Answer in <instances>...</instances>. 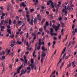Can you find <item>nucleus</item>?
<instances>
[{"instance_id": "1", "label": "nucleus", "mask_w": 77, "mask_h": 77, "mask_svg": "<svg viewBox=\"0 0 77 77\" xmlns=\"http://www.w3.org/2000/svg\"><path fill=\"white\" fill-rule=\"evenodd\" d=\"M60 26V24H58L57 26H56L54 24L52 25V27L55 29L56 32H57V30H59V28Z\"/></svg>"}, {"instance_id": "2", "label": "nucleus", "mask_w": 77, "mask_h": 77, "mask_svg": "<svg viewBox=\"0 0 77 77\" xmlns=\"http://www.w3.org/2000/svg\"><path fill=\"white\" fill-rule=\"evenodd\" d=\"M23 67V65H21V66L19 67V68L17 71V73H15L14 72H13L12 74H14V76L15 77L17 74V73H20V70H21V68Z\"/></svg>"}, {"instance_id": "3", "label": "nucleus", "mask_w": 77, "mask_h": 77, "mask_svg": "<svg viewBox=\"0 0 77 77\" xmlns=\"http://www.w3.org/2000/svg\"><path fill=\"white\" fill-rule=\"evenodd\" d=\"M42 59L41 60V62L42 63L43 61L44 60V57H45L46 54H45V53L44 52H42Z\"/></svg>"}, {"instance_id": "4", "label": "nucleus", "mask_w": 77, "mask_h": 77, "mask_svg": "<svg viewBox=\"0 0 77 77\" xmlns=\"http://www.w3.org/2000/svg\"><path fill=\"white\" fill-rule=\"evenodd\" d=\"M50 3H51V6L53 8H54V6L53 5L54 3L53 2H52V1H49L47 3V5H49Z\"/></svg>"}, {"instance_id": "5", "label": "nucleus", "mask_w": 77, "mask_h": 77, "mask_svg": "<svg viewBox=\"0 0 77 77\" xmlns=\"http://www.w3.org/2000/svg\"><path fill=\"white\" fill-rule=\"evenodd\" d=\"M66 54V53H65V54H64V55H63V57L60 60L59 62L57 64V65H59V64L60 63V62H61V61L62 60H62H63V59H64V58H65V57Z\"/></svg>"}, {"instance_id": "6", "label": "nucleus", "mask_w": 77, "mask_h": 77, "mask_svg": "<svg viewBox=\"0 0 77 77\" xmlns=\"http://www.w3.org/2000/svg\"><path fill=\"white\" fill-rule=\"evenodd\" d=\"M75 41H73V42L72 41H71L69 44L68 47H69V46H70V45H71L72 44L73 45H74V44H75Z\"/></svg>"}, {"instance_id": "7", "label": "nucleus", "mask_w": 77, "mask_h": 77, "mask_svg": "<svg viewBox=\"0 0 77 77\" xmlns=\"http://www.w3.org/2000/svg\"><path fill=\"white\" fill-rule=\"evenodd\" d=\"M37 19H38V20H39V21H41V17L40 14H38L37 15Z\"/></svg>"}, {"instance_id": "8", "label": "nucleus", "mask_w": 77, "mask_h": 77, "mask_svg": "<svg viewBox=\"0 0 77 77\" xmlns=\"http://www.w3.org/2000/svg\"><path fill=\"white\" fill-rule=\"evenodd\" d=\"M51 31H50V34L51 35V36H53L54 35V34L53 33V29L52 28H51L50 29Z\"/></svg>"}, {"instance_id": "9", "label": "nucleus", "mask_w": 77, "mask_h": 77, "mask_svg": "<svg viewBox=\"0 0 77 77\" xmlns=\"http://www.w3.org/2000/svg\"><path fill=\"white\" fill-rule=\"evenodd\" d=\"M68 9L69 11V12H71V11H73V8L71 7L68 6Z\"/></svg>"}, {"instance_id": "10", "label": "nucleus", "mask_w": 77, "mask_h": 77, "mask_svg": "<svg viewBox=\"0 0 77 77\" xmlns=\"http://www.w3.org/2000/svg\"><path fill=\"white\" fill-rule=\"evenodd\" d=\"M26 71H27V70H26V71H24V70L22 69V72L21 73V74H20V76H21V75H23V74H25V73H26Z\"/></svg>"}, {"instance_id": "11", "label": "nucleus", "mask_w": 77, "mask_h": 77, "mask_svg": "<svg viewBox=\"0 0 77 77\" xmlns=\"http://www.w3.org/2000/svg\"><path fill=\"white\" fill-rule=\"evenodd\" d=\"M26 2H23L21 4L20 6H22L23 7H26Z\"/></svg>"}, {"instance_id": "12", "label": "nucleus", "mask_w": 77, "mask_h": 77, "mask_svg": "<svg viewBox=\"0 0 77 77\" xmlns=\"http://www.w3.org/2000/svg\"><path fill=\"white\" fill-rule=\"evenodd\" d=\"M72 2H73V0H70V5L71 6H72V7H74V5H72Z\"/></svg>"}, {"instance_id": "13", "label": "nucleus", "mask_w": 77, "mask_h": 77, "mask_svg": "<svg viewBox=\"0 0 77 77\" xmlns=\"http://www.w3.org/2000/svg\"><path fill=\"white\" fill-rule=\"evenodd\" d=\"M7 32L9 34H11V30L10 29H7Z\"/></svg>"}, {"instance_id": "14", "label": "nucleus", "mask_w": 77, "mask_h": 77, "mask_svg": "<svg viewBox=\"0 0 77 77\" xmlns=\"http://www.w3.org/2000/svg\"><path fill=\"white\" fill-rule=\"evenodd\" d=\"M31 64H30V66H32V65H33L34 64V62H33V59H31Z\"/></svg>"}, {"instance_id": "15", "label": "nucleus", "mask_w": 77, "mask_h": 77, "mask_svg": "<svg viewBox=\"0 0 77 77\" xmlns=\"http://www.w3.org/2000/svg\"><path fill=\"white\" fill-rule=\"evenodd\" d=\"M26 17L27 18L28 21H30V16L29 15H26Z\"/></svg>"}, {"instance_id": "16", "label": "nucleus", "mask_w": 77, "mask_h": 77, "mask_svg": "<svg viewBox=\"0 0 77 77\" xmlns=\"http://www.w3.org/2000/svg\"><path fill=\"white\" fill-rule=\"evenodd\" d=\"M42 50H43V51H45V50L47 51V48L45 49V48H44V46L42 47Z\"/></svg>"}, {"instance_id": "17", "label": "nucleus", "mask_w": 77, "mask_h": 77, "mask_svg": "<svg viewBox=\"0 0 77 77\" xmlns=\"http://www.w3.org/2000/svg\"><path fill=\"white\" fill-rule=\"evenodd\" d=\"M31 21V22H29V23L30 24V25H32L33 24V19H32Z\"/></svg>"}, {"instance_id": "18", "label": "nucleus", "mask_w": 77, "mask_h": 77, "mask_svg": "<svg viewBox=\"0 0 77 77\" xmlns=\"http://www.w3.org/2000/svg\"><path fill=\"white\" fill-rule=\"evenodd\" d=\"M38 60H40V58L41 57V54H40V52H38Z\"/></svg>"}, {"instance_id": "19", "label": "nucleus", "mask_w": 77, "mask_h": 77, "mask_svg": "<svg viewBox=\"0 0 77 77\" xmlns=\"http://www.w3.org/2000/svg\"><path fill=\"white\" fill-rule=\"evenodd\" d=\"M65 50H66V48H65L63 50L61 54V56L63 54V53H65Z\"/></svg>"}, {"instance_id": "20", "label": "nucleus", "mask_w": 77, "mask_h": 77, "mask_svg": "<svg viewBox=\"0 0 77 77\" xmlns=\"http://www.w3.org/2000/svg\"><path fill=\"white\" fill-rule=\"evenodd\" d=\"M29 47H30V45H28V46L26 48V49L27 51H28V50H29V51H30V50H32V48H29Z\"/></svg>"}, {"instance_id": "21", "label": "nucleus", "mask_w": 77, "mask_h": 77, "mask_svg": "<svg viewBox=\"0 0 77 77\" xmlns=\"http://www.w3.org/2000/svg\"><path fill=\"white\" fill-rule=\"evenodd\" d=\"M5 59V56H2L0 57V59L1 60H4Z\"/></svg>"}, {"instance_id": "22", "label": "nucleus", "mask_w": 77, "mask_h": 77, "mask_svg": "<svg viewBox=\"0 0 77 77\" xmlns=\"http://www.w3.org/2000/svg\"><path fill=\"white\" fill-rule=\"evenodd\" d=\"M55 72H56V71L54 70V71H53L52 73V74L51 75L50 77H51V76H53V75H54V74H55Z\"/></svg>"}, {"instance_id": "23", "label": "nucleus", "mask_w": 77, "mask_h": 77, "mask_svg": "<svg viewBox=\"0 0 77 77\" xmlns=\"http://www.w3.org/2000/svg\"><path fill=\"white\" fill-rule=\"evenodd\" d=\"M14 51L11 52L10 54V55L11 57H13L14 56Z\"/></svg>"}, {"instance_id": "24", "label": "nucleus", "mask_w": 77, "mask_h": 77, "mask_svg": "<svg viewBox=\"0 0 77 77\" xmlns=\"http://www.w3.org/2000/svg\"><path fill=\"white\" fill-rule=\"evenodd\" d=\"M63 12H65V15H66V14H67V11L65 10V9H63Z\"/></svg>"}, {"instance_id": "25", "label": "nucleus", "mask_w": 77, "mask_h": 77, "mask_svg": "<svg viewBox=\"0 0 77 77\" xmlns=\"http://www.w3.org/2000/svg\"><path fill=\"white\" fill-rule=\"evenodd\" d=\"M36 31H35L34 33H32V36H36Z\"/></svg>"}, {"instance_id": "26", "label": "nucleus", "mask_w": 77, "mask_h": 77, "mask_svg": "<svg viewBox=\"0 0 77 77\" xmlns=\"http://www.w3.org/2000/svg\"><path fill=\"white\" fill-rule=\"evenodd\" d=\"M37 20L36 19V18H35L34 19V23L35 24H36V23H37Z\"/></svg>"}, {"instance_id": "27", "label": "nucleus", "mask_w": 77, "mask_h": 77, "mask_svg": "<svg viewBox=\"0 0 77 77\" xmlns=\"http://www.w3.org/2000/svg\"><path fill=\"white\" fill-rule=\"evenodd\" d=\"M17 44H22V42L19 41H17Z\"/></svg>"}, {"instance_id": "28", "label": "nucleus", "mask_w": 77, "mask_h": 77, "mask_svg": "<svg viewBox=\"0 0 77 77\" xmlns=\"http://www.w3.org/2000/svg\"><path fill=\"white\" fill-rule=\"evenodd\" d=\"M35 51H34V52L33 53V56L34 57H36V55H35Z\"/></svg>"}, {"instance_id": "29", "label": "nucleus", "mask_w": 77, "mask_h": 77, "mask_svg": "<svg viewBox=\"0 0 77 77\" xmlns=\"http://www.w3.org/2000/svg\"><path fill=\"white\" fill-rule=\"evenodd\" d=\"M8 23L10 25H11V24H12V21H11V19H9Z\"/></svg>"}, {"instance_id": "30", "label": "nucleus", "mask_w": 77, "mask_h": 77, "mask_svg": "<svg viewBox=\"0 0 77 77\" xmlns=\"http://www.w3.org/2000/svg\"><path fill=\"white\" fill-rule=\"evenodd\" d=\"M63 65H64V63H62L61 65L60 69H61V68H62V67L63 66Z\"/></svg>"}, {"instance_id": "31", "label": "nucleus", "mask_w": 77, "mask_h": 77, "mask_svg": "<svg viewBox=\"0 0 77 77\" xmlns=\"http://www.w3.org/2000/svg\"><path fill=\"white\" fill-rule=\"evenodd\" d=\"M56 51H57V50H55L54 53L52 54V56L53 57H54V55L55 54H56Z\"/></svg>"}, {"instance_id": "32", "label": "nucleus", "mask_w": 77, "mask_h": 77, "mask_svg": "<svg viewBox=\"0 0 77 77\" xmlns=\"http://www.w3.org/2000/svg\"><path fill=\"white\" fill-rule=\"evenodd\" d=\"M75 61H74L72 62V66H75Z\"/></svg>"}, {"instance_id": "33", "label": "nucleus", "mask_w": 77, "mask_h": 77, "mask_svg": "<svg viewBox=\"0 0 77 77\" xmlns=\"http://www.w3.org/2000/svg\"><path fill=\"white\" fill-rule=\"evenodd\" d=\"M56 44V42L55 41H54L53 42V47H54V46Z\"/></svg>"}, {"instance_id": "34", "label": "nucleus", "mask_w": 77, "mask_h": 77, "mask_svg": "<svg viewBox=\"0 0 77 77\" xmlns=\"http://www.w3.org/2000/svg\"><path fill=\"white\" fill-rule=\"evenodd\" d=\"M11 2L12 5H15V2L14 1V0H11Z\"/></svg>"}, {"instance_id": "35", "label": "nucleus", "mask_w": 77, "mask_h": 77, "mask_svg": "<svg viewBox=\"0 0 77 77\" xmlns=\"http://www.w3.org/2000/svg\"><path fill=\"white\" fill-rule=\"evenodd\" d=\"M49 25V24L48 23V21H46V23H45V25L48 26Z\"/></svg>"}, {"instance_id": "36", "label": "nucleus", "mask_w": 77, "mask_h": 77, "mask_svg": "<svg viewBox=\"0 0 77 77\" xmlns=\"http://www.w3.org/2000/svg\"><path fill=\"white\" fill-rule=\"evenodd\" d=\"M62 20V18L61 16L58 19V20L59 21H61Z\"/></svg>"}, {"instance_id": "37", "label": "nucleus", "mask_w": 77, "mask_h": 77, "mask_svg": "<svg viewBox=\"0 0 77 77\" xmlns=\"http://www.w3.org/2000/svg\"><path fill=\"white\" fill-rule=\"evenodd\" d=\"M68 37V35H67L66 36V38H65L63 40V42H65V41H66V39H67V37Z\"/></svg>"}, {"instance_id": "38", "label": "nucleus", "mask_w": 77, "mask_h": 77, "mask_svg": "<svg viewBox=\"0 0 77 77\" xmlns=\"http://www.w3.org/2000/svg\"><path fill=\"white\" fill-rule=\"evenodd\" d=\"M1 66H4V64L3 63H2L0 65Z\"/></svg>"}, {"instance_id": "39", "label": "nucleus", "mask_w": 77, "mask_h": 77, "mask_svg": "<svg viewBox=\"0 0 77 77\" xmlns=\"http://www.w3.org/2000/svg\"><path fill=\"white\" fill-rule=\"evenodd\" d=\"M61 34L62 35H63V29H62L61 31Z\"/></svg>"}, {"instance_id": "40", "label": "nucleus", "mask_w": 77, "mask_h": 77, "mask_svg": "<svg viewBox=\"0 0 77 77\" xmlns=\"http://www.w3.org/2000/svg\"><path fill=\"white\" fill-rule=\"evenodd\" d=\"M0 9H1V10L2 11H3L4 10V8H3V7L2 6L0 7Z\"/></svg>"}, {"instance_id": "41", "label": "nucleus", "mask_w": 77, "mask_h": 77, "mask_svg": "<svg viewBox=\"0 0 77 77\" xmlns=\"http://www.w3.org/2000/svg\"><path fill=\"white\" fill-rule=\"evenodd\" d=\"M75 27V25H74L73 24L72 26V29H73V30H74V27Z\"/></svg>"}, {"instance_id": "42", "label": "nucleus", "mask_w": 77, "mask_h": 77, "mask_svg": "<svg viewBox=\"0 0 77 77\" xmlns=\"http://www.w3.org/2000/svg\"><path fill=\"white\" fill-rule=\"evenodd\" d=\"M41 48V46H38V47H37V50H39Z\"/></svg>"}, {"instance_id": "43", "label": "nucleus", "mask_w": 77, "mask_h": 77, "mask_svg": "<svg viewBox=\"0 0 77 77\" xmlns=\"http://www.w3.org/2000/svg\"><path fill=\"white\" fill-rule=\"evenodd\" d=\"M48 45L49 47H50L51 45V43L50 42H49L48 43Z\"/></svg>"}, {"instance_id": "44", "label": "nucleus", "mask_w": 77, "mask_h": 77, "mask_svg": "<svg viewBox=\"0 0 77 77\" xmlns=\"http://www.w3.org/2000/svg\"><path fill=\"white\" fill-rule=\"evenodd\" d=\"M71 66V63H69V65H68V67H70V66Z\"/></svg>"}, {"instance_id": "45", "label": "nucleus", "mask_w": 77, "mask_h": 77, "mask_svg": "<svg viewBox=\"0 0 77 77\" xmlns=\"http://www.w3.org/2000/svg\"><path fill=\"white\" fill-rule=\"evenodd\" d=\"M27 70H30L31 69V68L30 67H27Z\"/></svg>"}, {"instance_id": "46", "label": "nucleus", "mask_w": 77, "mask_h": 77, "mask_svg": "<svg viewBox=\"0 0 77 77\" xmlns=\"http://www.w3.org/2000/svg\"><path fill=\"white\" fill-rule=\"evenodd\" d=\"M8 23V20H5V24H7Z\"/></svg>"}, {"instance_id": "47", "label": "nucleus", "mask_w": 77, "mask_h": 77, "mask_svg": "<svg viewBox=\"0 0 77 77\" xmlns=\"http://www.w3.org/2000/svg\"><path fill=\"white\" fill-rule=\"evenodd\" d=\"M41 33L40 32H38L37 33V35H41Z\"/></svg>"}, {"instance_id": "48", "label": "nucleus", "mask_w": 77, "mask_h": 77, "mask_svg": "<svg viewBox=\"0 0 77 77\" xmlns=\"http://www.w3.org/2000/svg\"><path fill=\"white\" fill-rule=\"evenodd\" d=\"M72 33L73 34V35L74 36V35H75V31H73L72 32Z\"/></svg>"}, {"instance_id": "49", "label": "nucleus", "mask_w": 77, "mask_h": 77, "mask_svg": "<svg viewBox=\"0 0 77 77\" xmlns=\"http://www.w3.org/2000/svg\"><path fill=\"white\" fill-rule=\"evenodd\" d=\"M35 11V10L34 9H31L30 10V12H33V11Z\"/></svg>"}, {"instance_id": "50", "label": "nucleus", "mask_w": 77, "mask_h": 77, "mask_svg": "<svg viewBox=\"0 0 77 77\" xmlns=\"http://www.w3.org/2000/svg\"><path fill=\"white\" fill-rule=\"evenodd\" d=\"M12 64H11L10 65V66H9V67L10 68H11L12 69Z\"/></svg>"}, {"instance_id": "51", "label": "nucleus", "mask_w": 77, "mask_h": 77, "mask_svg": "<svg viewBox=\"0 0 77 77\" xmlns=\"http://www.w3.org/2000/svg\"><path fill=\"white\" fill-rule=\"evenodd\" d=\"M14 36H15V35H14L13 34L11 36V38H14Z\"/></svg>"}, {"instance_id": "52", "label": "nucleus", "mask_w": 77, "mask_h": 77, "mask_svg": "<svg viewBox=\"0 0 77 77\" xmlns=\"http://www.w3.org/2000/svg\"><path fill=\"white\" fill-rule=\"evenodd\" d=\"M2 16H3V17H4V16H5V15H6V14L4 13H2Z\"/></svg>"}, {"instance_id": "53", "label": "nucleus", "mask_w": 77, "mask_h": 77, "mask_svg": "<svg viewBox=\"0 0 77 77\" xmlns=\"http://www.w3.org/2000/svg\"><path fill=\"white\" fill-rule=\"evenodd\" d=\"M36 36H34V38H33V40H35L36 39Z\"/></svg>"}, {"instance_id": "54", "label": "nucleus", "mask_w": 77, "mask_h": 77, "mask_svg": "<svg viewBox=\"0 0 77 77\" xmlns=\"http://www.w3.org/2000/svg\"><path fill=\"white\" fill-rule=\"evenodd\" d=\"M27 60H25V63H27Z\"/></svg>"}, {"instance_id": "55", "label": "nucleus", "mask_w": 77, "mask_h": 77, "mask_svg": "<svg viewBox=\"0 0 77 77\" xmlns=\"http://www.w3.org/2000/svg\"><path fill=\"white\" fill-rule=\"evenodd\" d=\"M11 51V50H9L8 51V53L7 54V55H8L9 53H10V52Z\"/></svg>"}, {"instance_id": "56", "label": "nucleus", "mask_w": 77, "mask_h": 77, "mask_svg": "<svg viewBox=\"0 0 77 77\" xmlns=\"http://www.w3.org/2000/svg\"><path fill=\"white\" fill-rule=\"evenodd\" d=\"M65 26V24H64L63 23H62V27H63V26Z\"/></svg>"}, {"instance_id": "57", "label": "nucleus", "mask_w": 77, "mask_h": 77, "mask_svg": "<svg viewBox=\"0 0 77 77\" xmlns=\"http://www.w3.org/2000/svg\"><path fill=\"white\" fill-rule=\"evenodd\" d=\"M7 28L8 29H10V28H11V27L9 25H8L7 26Z\"/></svg>"}, {"instance_id": "58", "label": "nucleus", "mask_w": 77, "mask_h": 77, "mask_svg": "<svg viewBox=\"0 0 77 77\" xmlns=\"http://www.w3.org/2000/svg\"><path fill=\"white\" fill-rule=\"evenodd\" d=\"M29 37V33H27L26 38H27Z\"/></svg>"}, {"instance_id": "59", "label": "nucleus", "mask_w": 77, "mask_h": 77, "mask_svg": "<svg viewBox=\"0 0 77 77\" xmlns=\"http://www.w3.org/2000/svg\"><path fill=\"white\" fill-rule=\"evenodd\" d=\"M29 53V52H25V54H27L28 55V54Z\"/></svg>"}, {"instance_id": "60", "label": "nucleus", "mask_w": 77, "mask_h": 77, "mask_svg": "<svg viewBox=\"0 0 77 77\" xmlns=\"http://www.w3.org/2000/svg\"><path fill=\"white\" fill-rule=\"evenodd\" d=\"M46 28H47V26H44V29H45V30Z\"/></svg>"}, {"instance_id": "61", "label": "nucleus", "mask_w": 77, "mask_h": 77, "mask_svg": "<svg viewBox=\"0 0 77 77\" xmlns=\"http://www.w3.org/2000/svg\"><path fill=\"white\" fill-rule=\"evenodd\" d=\"M5 28V27L1 26V29H4Z\"/></svg>"}, {"instance_id": "62", "label": "nucleus", "mask_w": 77, "mask_h": 77, "mask_svg": "<svg viewBox=\"0 0 77 77\" xmlns=\"http://www.w3.org/2000/svg\"><path fill=\"white\" fill-rule=\"evenodd\" d=\"M21 21H18V24H21Z\"/></svg>"}, {"instance_id": "63", "label": "nucleus", "mask_w": 77, "mask_h": 77, "mask_svg": "<svg viewBox=\"0 0 77 77\" xmlns=\"http://www.w3.org/2000/svg\"><path fill=\"white\" fill-rule=\"evenodd\" d=\"M29 11H26L27 14H29Z\"/></svg>"}, {"instance_id": "64", "label": "nucleus", "mask_w": 77, "mask_h": 77, "mask_svg": "<svg viewBox=\"0 0 77 77\" xmlns=\"http://www.w3.org/2000/svg\"><path fill=\"white\" fill-rule=\"evenodd\" d=\"M74 76L75 77H77V72L74 75Z\"/></svg>"}]
</instances>
